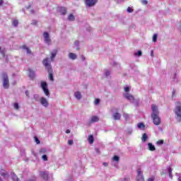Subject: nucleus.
<instances>
[{
	"label": "nucleus",
	"instance_id": "obj_1",
	"mask_svg": "<svg viewBox=\"0 0 181 181\" xmlns=\"http://www.w3.org/2000/svg\"><path fill=\"white\" fill-rule=\"evenodd\" d=\"M151 110L153 111L151 114V118H153V124L155 125H160V118L159 117V110H158V106L156 105H152Z\"/></svg>",
	"mask_w": 181,
	"mask_h": 181
},
{
	"label": "nucleus",
	"instance_id": "obj_2",
	"mask_svg": "<svg viewBox=\"0 0 181 181\" xmlns=\"http://www.w3.org/2000/svg\"><path fill=\"white\" fill-rule=\"evenodd\" d=\"M42 64L49 73V80H50L51 81H54V78H53V69H52V65L50 64V61H49V58L43 59Z\"/></svg>",
	"mask_w": 181,
	"mask_h": 181
},
{
	"label": "nucleus",
	"instance_id": "obj_3",
	"mask_svg": "<svg viewBox=\"0 0 181 181\" xmlns=\"http://www.w3.org/2000/svg\"><path fill=\"white\" fill-rule=\"evenodd\" d=\"M1 77L3 82V88L5 90H8L10 86L9 76H8V74H6V72H2L1 74Z\"/></svg>",
	"mask_w": 181,
	"mask_h": 181
},
{
	"label": "nucleus",
	"instance_id": "obj_4",
	"mask_svg": "<svg viewBox=\"0 0 181 181\" xmlns=\"http://www.w3.org/2000/svg\"><path fill=\"white\" fill-rule=\"evenodd\" d=\"M174 112L175 114V118L178 122H181V103H175V107L174 109Z\"/></svg>",
	"mask_w": 181,
	"mask_h": 181
},
{
	"label": "nucleus",
	"instance_id": "obj_5",
	"mask_svg": "<svg viewBox=\"0 0 181 181\" xmlns=\"http://www.w3.org/2000/svg\"><path fill=\"white\" fill-rule=\"evenodd\" d=\"M41 88H42L45 95H47V97H49L50 92L49 91V89L47 88V83H46L45 81H42L41 82Z\"/></svg>",
	"mask_w": 181,
	"mask_h": 181
},
{
	"label": "nucleus",
	"instance_id": "obj_6",
	"mask_svg": "<svg viewBox=\"0 0 181 181\" xmlns=\"http://www.w3.org/2000/svg\"><path fill=\"white\" fill-rule=\"evenodd\" d=\"M98 2V0H85V4L86 6H88L89 8L91 6H94L95 4Z\"/></svg>",
	"mask_w": 181,
	"mask_h": 181
},
{
	"label": "nucleus",
	"instance_id": "obj_7",
	"mask_svg": "<svg viewBox=\"0 0 181 181\" xmlns=\"http://www.w3.org/2000/svg\"><path fill=\"white\" fill-rule=\"evenodd\" d=\"M40 177L43 179V180H49V173L46 171H41L40 173Z\"/></svg>",
	"mask_w": 181,
	"mask_h": 181
},
{
	"label": "nucleus",
	"instance_id": "obj_8",
	"mask_svg": "<svg viewBox=\"0 0 181 181\" xmlns=\"http://www.w3.org/2000/svg\"><path fill=\"white\" fill-rule=\"evenodd\" d=\"M137 177H136V180L137 181H145V179L144 178V175H142V171H141V169L137 170Z\"/></svg>",
	"mask_w": 181,
	"mask_h": 181
},
{
	"label": "nucleus",
	"instance_id": "obj_9",
	"mask_svg": "<svg viewBox=\"0 0 181 181\" xmlns=\"http://www.w3.org/2000/svg\"><path fill=\"white\" fill-rule=\"evenodd\" d=\"M44 39H45V43H47V45H50V42H52V40H50V37L49 36V33L47 32L44 33Z\"/></svg>",
	"mask_w": 181,
	"mask_h": 181
},
{
	"label": "nucleus",
	"instance_id": "obj_10",
	"mask_svg": "<svg viewBox=\"0 0 181 181\" xmlns=\"http://www.w3.org/2000/svg\"><path fill=\"white\" fill-rule=\"evenodd\" d=\"M40 104L43 105V107H48L49 106V102L47 101V99L46 98H40Z\"/></svg>",
	"mask_w": 181,
	"mask_h": 181
},
{
	"label": "nucleus",
	"instance_id": "obj_11",
	"mask_svg": "<svg viewBox=\"0 0 181 181\" xmlns=\"http://www.w3.org/2000/svg\"><path fill=\"white\" fill-rule=\"evenodd\" d=\"M28 77L31 79L33 80L35 78V71H33L32 69H28Z\"/></svg>",
	"mask_w": 181,
	"mask_h": 181
},
{
	"label": "nucleus",
	"instance_id": "obj_12",
	"mask_svg": "<svg viewBox=\"0 0 181 181\" xmlns=\"http://www.w3.org/2000/svg\"><path fill=\"white\" fill-rule=\"evenodd\" d=\"M125 98H127V100H129L130 101H134V100H135V98H134V95L129 94V93H126L124 95Z\"/></svg>",
	"mask_w": 181,
	"mask_h": 181
},
{
	"label": "nucleus",
	"instance_id": "obj_13",
	"mask_svg": "<svg viewBox=\"0 0 181 181\" xmlns=\"http://www.w3.org/2000/svg\"><path fill=\"white\" fill-rule=\"evenodd\" d=\"M113 118L115 121H119V119H121V114H119V112H115V114H113Z\"/></svg>",
	"mask_w": 181,
	"mask_h": 181
},
{
	"label": "nucleus",
	"instance_id": "obj_14",
	"mask_svg": "<svg viewBox=\"0 0 181 181\" xmlns=\"http://www.w3.org/2000/svg\"><path fill=\"white\" fill-rule=\"evenodd\" d=\"M59 12L61 15H66L67 13V9L65 7H60Z\"/></svg>",
	"mask_w": 181,
	"mask_h": 181
},
{
	"label": "nucleus",
	"instance_id": "obj_15",
	"mask_svg": "<svg viewBox=\"0 0 181 181\" xmlns=\"http://www.w3.org/2000/svg\"><path fill=\"white\" fill-rule=\"evenodd\" d=\"M88 142H89L90 144H94V136H93V134L88 136Z\"/></svg>",
	"mask_w": 181,
	"mask_h": 181
},
{
	"label": "nucleus",
	"instance_id": "obj_16",
	"mask_svg": "<svg viewBox=\"0 0 181 181\" xmlns=\"http://www.w3.org/2000/svg\"><path fill=\"white\" fill-rule=\"evenodd\" d=\"M148 150L151 151L152 152L156 150V148H155V146H153V144H152L151 143H148Z\"/></svg>",
	"mask_w": 181,
	"mask_h": 181
},
{
	"label": "nucleus",
	"instance_id": "obj_17",
	"mask_svg": "<svg viewBox=\"0 0 181 181\" xmlns=\"http://www.w3.org/2000/svg\"><path fill=\"white\" fill-rule=\"evenodd\" d=\"M69 59H71L72 60H76V59H77V55L74 53H69Z\"/></svg>",
	"mask_w": 181,
	"mask_h": 181
},
{
	"label": "nucleus",
	"instance_id": "obj_18",
	"mask_svg": "<svg viewBox=\"0 0 181 181\" xmlns=\"http://www.w3.org/2000/svg\"><path fill=\"white\" fill-rule=\"evenodd\" d=\"M74 95L77 100H81V93H80V91L76 92Z\"/></svg>",
	"mask_w": 181,
	"mask_h": 181
},
{
	"label": "nucleus",
	"instance_id": "obj_19",
	"mask_svg": "<svg viewBox=\"0 0 181 181\" xmlns=\"http://www.w3.org/2000/svg\"><path fill=\"white\" fill-rule=\"evenodd\" d=\"M57 54V49H54L53 52L51 53V60H53L56 55Z\"/></svg>",
	"mask_w": 181,
	"mask_h": 181
},
{
	"label": "nucleus",
	"instance_id": "obj_20",
	"mask_svg": "<svg viewBox=\"0 0 181 181\" xmlns=\"http://www.w3.org/2000/svg\"><path fill=\"white\" fill-rule=\"evenodd\" d=\"M142 142H145L146 141H148V134L146 133L143 134L141 137Z\"/></svg>",
	"mask_w": 181,
	"mask_h": 181
},
{
	"label": "nucleus",
	"instance_id": "obj_21",
	"mask_svg": "<svg viewBox=\"0 0 181 181\" xmlns=\"http://www.w3.org/2000/svg\"><path fill=\"white\" fill-rule=\"evenodd\" d=\"M23 49L26 50L28 54H32V51L30 50V49H29V47H27L26 45H23Z\"/></svg>",
	"mask_w": 181,
	"mask_h": 181
},
{
	"label": "nucleus",
	"instance_id": "obj_22",
	"mask_svg": "<svg viewBox=\"0 0 181 181\" xmlns=\"http://www.w3.org/2000/svg\"><path fill=\"white\" fill-rule=\"evenodd\" d=\"M100 121V119L97 116H93L91 118V122H98Z\"/></svg>",
	"mask_w": 181,
	"mask_h": 181
},
{
	"label": "nucleus",
	"instance_id": "obj_23",
	"mask_svg": "<svg viewBox=\"0 0 181 181\" xmlns=\"http://www.w3.org/2000/svg\"><path fill=\"white\" fill-rule=\"evenodd\" d=\"M168 175L170 179H173V175H172V168H168Z\"/></svg>",
	"mask_w": 181,
	"mask_h": 181
},
{
	"label": "nucleus",
	"instance_id": "obj_24",
	"mask_svg": "<svg viewBox=\"0 0 181 181\" xmlns=\"http://www.w3.org/2000/svg\"><path fill=\"white\" fill-rule=\"evenodd\" d=\"M68 19H69V21H73L76 19V18L74 17V16L73 14H70L68 17Z\"/></svg>",
	"mask_w": 181,
	"mask_h": 181
},
{
	"label": "nucleus",
	"instance_id": "obj_25",
	"mask_svg": "<svg viewBox=\"0 0 181 181\" xmlns=\"http://www.w3.org/2000/svg\"><path fill=\"white\" fill-rule=\"evenodd\" d=\"M0 175L1 176H2L3 177H5V176H6V173H5V170H1V172H0Z\"/></svg>",
	"mask_w": 181,
	"mask_h": 181
},
{
	"label": "nucleus",
	"instance_id": "obj_26",
	"mask_svg": "<svg viewBox=\"0 0 181 181\" xmlns=\"http://www.w3.org/2000/svg\"><path fill=\"white\" fill-rule=\"evenodd\" d=\"M137 127L139 128V129H141V128H145V124H144V123H139Z\"/></svg>",
	"mask_w": 181,
	"mask_h": 181
},
{
	"label": "nucleus",
	"instance_id": "obj_27",
	"mask_svg": "<svg viewBox=\"0 0 181 181\" xmlns=\"http://www.w3.org/2000/svg\"><path fill=\"white\" fill-rule=\"evenodd\" d=\"M18 23H19V21L18 20H13V26H18Z\"/></svg>",
	"mask_w": 181,
	"mask_h": 181
},
{
	"label": "nucleus",
	"instance_id": "obj_28",
	"mask_svg": "<svg viewBox=\"0 0 181 181\" xmlns=\"http://www.w3.org/2000/svg\"><path fill=\"white\" fill-rule=\"evenodd\" d=\"M156 40H158V35L157 34H154L153 36V42H156Z\"/></svg>",
	"mask_w": 181,
	"mask_h": 181
},
{
	"label": "nucleus",
	"instance_id": "obj_29",
	"mask_svg": "<svg viewBox=\"0 0 181 181\" xmlns=\"http://www.w3.org/2000/svg\"><path fill=\"white\" fill-rule=\"evenodd\" d=\"M164 141L163 140H158L157 142H156V144H157V145H163V144H164Z\"/></svg>",
	"mask_w": 181,
	"mask_h": 181
},
{
	"label": "nucleus",
	"instance_id": "obj_30",
	"mask_svg": "<svg viewBox=\"0 0 181 181\" xmlns=\"http://www.w3.org/2000/svg\"><path fill=\"white\" fill-rule=\"evenodd\" d=\"M13 107L15 110H19V104H18V103H14Z\"/></svg>",
	"mask_w": 181,
	"mask_h": 181
},
{
	"label": "nucleus",
	"instance_id": "obj_31",
	"mask_svg": "<svg viewBox=\"0 0 181 181\" xmlns=\"http://www.w3.org/2000/svg\"><path fill=\"white\" fill-rule=\"evenodd\" d=\"M113 160H115V162H118L119 160V157H118V156H113Z\"/></svg>",
	"mask_w": 181,
	"mask_h": 181
},
{
	"label": "nucleus",
	"instance_id": "obj_32",
	"mask_svg": "<svg viewBox=\"0 0 181 181\" xmlns=\"http://www.w3.org/2000/svg\"><path fill=\"white\" fill-rule=\"evenodd\" d=\"M127 12H128L129 13H132V12H134V9L132 8L131 7H128V8H127Z\"/></svg>",
	"mask_w": 181,
	"mask_h": 181
},
{
	"label": "nucleus",
	"instance_id": "obj_33",
	"mask_svg": "<svg viewBox=\"0 0 181 181\" xmlns=\"http://www.w3.org/2000/svg\"><path fill=\"white\" fill-rule=\"evenodd\" d=\"M0 53L2 54L3 57H5V49H2L0 47Z\"/></svg>",
	"mask_w": 181,
	"mask_h": 181
},
{
	"label": "nucleus",
	"instance_id": "obj_34",
	"mask_svg": "<svg viewBox=\"0 0 181 181\" xmlns=\"http://www.w3.org/2000/svg\"><path fill=\"white\" fill-rule=\"evenodd\" d=\"M34 139H35L36 144H37L38 145H39V144H40V140H39V139L37 136H35Z\"/></svg>",
	"mask_w": 181,
	"mask_h": 181
},
{
	"label": "nucleus",
	"instance_id": "obj_35",
	"mask_svg": "<svg viewBox=\"0 0 181 181\" xmlns=\"http://www.w3.org/2000/svg\"><path fill=\"white\" fill-rule=\"evenodd\" d=\"M46 152H47L46 148H41L40 150V153H46Z\"/></svg>",
	"mask_w": 181,
	"mask_h": 181
},
{
	"label": "nucleus",
	"instance_id": "obj_36",
	"mask_svg": "<svg viewBox=\"0 0 181 181\" xmlns=\"http://www.w3.org/2000/svg\"><path fill=\"white\" fill-rule=\"evenodd\" d=\"M95 105H98L100 104V99H95L94 101Z\"/></svg>",
	"mask_w": 181,
	"mask_h": 181
},
{
	"label": "nucleus",
	"instance_id": "obj_37",
	"mask_svg": "<svg viewBox=\"0 0 181 181\" xmlns=\"http://www.w3.org/2000/svg\"><path fill=\"white\" fill-rule=\"evenodd\" d=\"M42 160H45V162L47 160V155H43L42 156Z\"/></svg>",
	"mask_w": 181,
	"mask_h": 181
},
{
	"label": "nucleus",
	"instance_id": "obj_38",
	"mask_svg": "<svg viewBox=\"0 0 181 181\" xmlns=\"http://www.w3.org/2000/svg\"><path fill=\"white\" fill-rule=\"evenodd\" d=\"M135 56H142V52L141 50L138 51L137 53L134 54Z\"/></svg>",
	"mask_w": 181,
	"mask_h": 181
},
{
	"label": "nucleus",
	"instance_id": "obj_39",
	"mask_svg": "<svg viewBox=\"0 0 181 181\" xmlns=\"http://www.w3.org/2000/svg\"><path fill=\"white\" fill-rule=\"evenodd\" d=\"M110 71H108V70H107V71H105V75L106 76V77H108V76H110Z\"/></svg>",
	"mask_w": 181,
	"mask_h": 181
},
{
	"label": "nucleus",
	"instance_id": "obj_40",
	"mask_svg": "<svg viewBox=\"0 0 181 181\" xmlns=\"http://www.w3.org/2000/svg\"><path fill=\"white\" fill-rule=\"evenodd\" d=\"M147 181H155V177H151L148 178Z\"/></svg>",
	"mask_w": 181,
	"mask_h": 181
},
{
	"label": "nucleus",
	"instance_id": "obj_41",
	"mask_svg": "<svg viewBox=\"0 0 181 181\" xmlns=\"http://www.w3.org/2000/svg\"><path fill=\"white\" fill-rule=\"evenodd\" d=\"M142 4H144V5H147L148 4V1L142 0Z\"/></svg>",
	"mask_w": 181,
	"mask_h": 181
},
{
	"label": "nucleus",
	"instance_id": "obj_42",
	"mask_svg": "<svg viewBox=\"0 0 181 181\" xmlns=\"http://www.w3.org/2000/svg\"><path fill=\"white\" fill-rule=\"evenodd\" d=\"M124 91H125L126 93H128V91H129V87H125V88H124Z\"/></svg>",
	"mask_w": 181,
	"mask_h": 181
},
{
	"label": "nucleus",
	"instance_id": "obj_43",
	"mask_svg": "<svg viewBox=\"0 0 181 181\" xmlns=\"http://www.w3.org/2000/svg\"><path fill=\"white\" fill-rule=\"evenodd\" d=\"M28 181H36V177H33L31 179L28 180Z\"/></svg>",
	"mask_w": 181,
	"mask_h": 181
},
{
	"label": "nucleus",
	"instance_id": "obj_44",
	"mask_svg": "<svg viewBox=\"0 0 181 181\" xmlns=\"http://www.w3.org/2000/svg\"><path fill=\"white\" fill-rule=\"evenodd\" d=\"M68 144H69V145H73V140H69V141H68Z\"/></svg>",
	"mask_w": 181,
	"mask_h": 181
},
{
	"label": "nucleus",
	"instance_id": "obj_45",
	"mask_svg": "<svg viewBox=\"0 0 181 181\" xmlns=\"http://www.w3.org/2000/svg\"><path fill=\"white\" fill-rule=\"evenodd\" d=\"M32 25H37V21H33L32 23Z\"/></svg>",
	"mask_w": 181,
	"mask_h": 181
},
{
	"label": "nucleus",
	"instance_id": "obj_46",
	"mask_svg": "<svg viewBox=\"0 0 181 181\" xmlns=\"http://www.w3.org/2000/svg\"><path fill=\"white\" fill-rule=\"evenodd\" d=\"M4 5V0H0V6H2Z\"/></svg>",
	"mask_w": 181,
	"mask_h": 181
},
{
	"label": "nucleus",
	"instance_id": "obj_47",
	"mask_svg": "<svg viewBox=\"0 0 181 181\" xmlns=\"http://www.w3.org/2000/svg\"><path fill=\"white\" fill-rule=\"evenodd\" d=\"M25 95H27V97H29V91L28 90L25 91Z\"/></svg>",
	"mask_w": 181,
	"mask_h": 181
},
{
	"label": "nucleus",
	"instance_id": "obj_48",
	"mask_svg": "<svg viewBox=\"0 0 181 181\" xmlns=\"http://www.w3.org/2000/svg\"><path fill=\"white\" fill-rule=\"evenodd\" d=\"M66 134H70V130H69V129H67V130L66 131Z\"/></svg>",
	"mask_w": 181,
	"mask_h": 181
},
{
	"label": "nucleus",
	"instance_id": "obj_49",
	"mask_svg": "<svg viewBox=\"0 0 181 181\" xmlns=\"http://www.w3.org/2000/svg\"><path fill=\"white\" fill-rule=\"evenodd\" d=\"M81 59H82V60H86V58L84 57L83 55L81 56Z\"/></svg>",
	"mask_w": 181,
	"mask_h": 181
},
{
	"label": "nucleus",
	"instance_id": "obj_50",
	"mask_svg": "<svg viewBox=\"0 0 181 181\" xmlns=\"http://www.w3.org/2000/svg\"><path fill=\"white\" fill-rule=\"evenodd\" d=\"M103 165H104V166H108V163H103Z\"/></svg>",
	"mask_w": 181,
	"mask_h": 181
},
{
	"label": "nucleus",
	"instance_id": "obj_51",
	"mask_svg": "<svg viewBox=\"0 0 181 181\" xmlns=\"http://www.w3.org/2000/svg\"><path fill=\"white\" fill-rule=\"evenodd\" d=\"M15 177H16V179L17 181H19V178H18L17 176H15Z\"/></svg>",
	"mask_w": 181,
	"mask_h": 181
},
{
	"label": "nucleus",
	"instance_id": "obj_52",
	"mask_svg": "<svg viewBox=\"0 0 181 181\" xmlns=\"http://www.w3.org/2000/svg\"><path fill=\"white\" fill-rule=\"evenodd\" d=\"M75 45H78V42L76 41Z\"/></svg>",
	"mask_w": 181,
	"mask_h": 181
},
{
	"label": "nucleus",
	"instance_id": "obj_53",
	"mask_svg": "<svg viewBox=\"0 0 181 181\" xmlns=\"http://www.w3.org/2000/svg\"><path fill=\"white\" fill-rule=\"evenodd\" d=\"M178 181H181V177L178 178Z\"/></svg>",
	"mask_w": 181,
	"mask_h": 181
},
{
	"label": "nucleus",
	"instance_id": "obj_54",
	"mask_svg": "<svg viewBox=\"0 0 181 181\" xmlns=\"http://www.w3.org/2000/svg\"><path fill=\"white\" fill-rule=\"evenodd\" d=\"M76 50H80V48H77Z\"/></svg>",
	"mask_w": 181,
	"mask_h": 181
},
{
	"label": "nucleus",
	"instance_id": "obj_55",
	"mask_svg": "<svg viewBox=\"0 0 181 181\" xmlns=\"http://www.w3.org/2000/svg\"><path fill=\"white\" fill-rule=\"evenodd\" d=\"M0 181H3V180H2V178H1V177H0Z\"/></svg>",
	"mask_w": 181,
	"mask_h": 181
},
{
	"label": "nucleus",
	"instance_id": "obj_56",
	"mask_svg": "<svg viewBox=\"0 0 181 181\" xmlns=\"http://www.w3.org/2000/svg\"><path fill=\"white\" fill-rule=\"evenodd\" d=\"M151 54H153V52H151Z\"/></svg>",
	"mask_w": 181,
	"mask_h": 181
}]
</instances>
